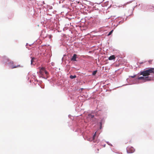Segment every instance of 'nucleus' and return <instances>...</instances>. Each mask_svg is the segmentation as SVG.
I'll use <instances>...</instances> for the list:
<instances>
[{
  "label": "nucleus",
  "mask_w": 154,
  "mask_h": 154,
  "mask_svg": "<svg viewBox=\"0 0 154 154\" xmlns=\"http://www.w3.org/2000/svg\"><path fill=\"white\" fill-rule=\"evenodd\" d=\"M39 76L40 77L47 79L48 77V73L43 67L39 68Z\"/></svg>",
  "instance_id": "1"
},
{
  "label": "nucleus",
  "mask_w": 154,
  "mask_h": 154,
  "mask_svg": "<svg viewBox=\"0 0 154 154\" xmlns=\"http://www.w3.org/2000/svg\"><path fill=\"white\" fill-rule=\"evenodd\" d=\"M152 73H154V68H151L148 70L140 72V75L143 76H148Z\"/></svg>",
  "instance_id": "2"
},
{
  "label": "nucleus",
  "mask_w": 154,
  "mask_h": 154,
  "mask_svg": "<svg viewBox=\"0 0 154 154\" xmlns=\"http://www.w3.org/2000/svg\"><path fill=\"white\" fill-rule=\"evenodd\" d=\"M127 150L128 152L129 153H132L134 151V149L132 147H131L129 149L128 148Z\"/></svg>",
  "instance_id": "3"
},
{
  "label": "nucleus",
  "mask_w": 154,
  "mask_h": 154,
  "mask_svg": "<svg viewBox=\"0 0 154 154\" xmlns=\"http://www.w3.org/2000/svg\"><path fill=\"white\" fill-rule=\"evenodd\" d=\"M77 55L75 54H74L73 56L72 57V58L71 59V61H76V57Z\"/></svg>",
  "instance_id": "4"
},
{
  "label": "nucleus",
  "mask_w": 154,
  "mask_h": 154,
  "mask_svg": "<svg viewBox=\"0 0 154 154\" xmlns=\"http://www.w3.org/2000/svg\"><path fill=\"white\" fill-rule=\"evenodd\" d=\"M151 80V79L149 76L145 77L143 82L150 81Z\"/></svg>",
  "instance_id": "5"
},
{
  "label": "nucleus",
  "mask_w": 154,
  "mask_h": 154,
  "mask_svg": "<svg viewBox=\"0 0 154 154\" xmlns=\"http://www.w3.org/2000/svg\"><path fill=\"white\" fill-rule=\"evenodd\" d=\"M96 132L95 133V134H94V135L93 137V138H92V140L93 141V142L95 143L98 142L97 141V140H95V137L96 136Z\"/></svg>",
  "instance_id": "6"
},
{
  "label": "nucleus",
  "mask_w": 154,
  "mask_h": 154,
  "mask_svg": "<svg viewBox=\"0 0 154 154\" xmlns=\"http://www.w3.org/2000/svg\"><path fill=\"white\" fill-rule=\"evenodd\" d=\"M21 67L20 65H12L11 66V69H13L15 68H19Z\"/></svg>",
  "instance_id": "7"
},
{
  "label": "nucleus",
  "mask_w": 154,
  "mask_h": 154,
  "mask_svg": "<svg viewBox=\"0 0 154 154\" xmlns=\"http://www.w3.org/2000/svg\"><path fill=\"white\" fill-rule=\"evenodd\" d=\"M115 56L114 55H112L109 57V60H112L115 59Z\"/></svg>",
  "instance_id": "8"
},
{
  "label": "nucleus",
  "mask_w": 154,
  "mask_h": 154,
  "mask_svg": "<svg viewBox=\"0 0 154 154\" xmlns=\"http://www.w3.org/2000/svg\"><path fill=\"white\" fill-rule=\"evenodd\" d=\"M88 118H89L90 119H92L94 117V115H92L91 114H90L88 115Z\"/></svg>",
  "instance_id": "9"
},
{
  "label": "nucleus",
  "mask_w": 154,
  "mask_h": 154,
  "mask_svg": "<svg viewBox=\"0 0 154 154\" xmlns=\"http://www.w3.org/2000/svg\"><path fill=\"white\" fill-rule=\"evenodd\" d=\"M144 78H145V77L141 76V77H138L137 78V79H139V80H143L144 81Z\"/></svg>",
  "instance_id": "10"
},
{
  "label": "nucleus",
  "mask_w": 154,
  "mask_h": 154,
  "mask_svg": "<svg viewBox=\"0 0 154 154\" xmlns=\"http://www.w3.org/2000/svg\"><path fill=\"white\" fill-rule=\"evenodd\" d=\"M69 77L71 79H73L75 78L76 77V76L75 75H71Z\"/></svg>",
  "instance_id": "11"
},
{
  "label": "nucleus",
  "mask_w": 154,
  "mask_h": 154,
  "mask_svg": "<svg viewBox=\"0 0 154 154\" xmlns=\"http://www.w3.org/2000/svg\"><path fill=\"white\" fill-rule=\"evenodd\" d=\"M87 140L88 141H91L92 140V138H91L87 137Z\"/></svg>",
  "instance_id": "12"
},
{
  "label": "nucleus",
  "mask_w": 154,
  "mask_h": 154,
  "mask_svg": "<svg viewBox=\"0 0 154 154\" xmlns=\"http://www.w3.org/2000/svg\"><path fill=\"white\" fill-rule=\"evenodd\" d=\"M35 59V58H32L31 60V64H32L33 62H34V60Z\"/></svg>",
  "instance_id": "13"
},
{
  "label": "nucleus",
  "mask_w": 154,
  "mask_h": 154,
  "mask_svg": "<svg viewBox=\"0 0 154 154\" xmlns=\"http://www.w3.org/2000/svg\"><path fill=\"white\" fill-rule=\"evenodd\" d=\"M97 72V71L95 70L94 71H93V73H92V75H95V74H96Z\"/></svg>",
  "instance_id": "14"
},
{
  "label": "nucleus",
  "mask_w": 154,
  "mask_h": 154,
  "mask_svg": "<svg viewBox=\"0 0 154 154\" xmlns=\"http://www.w3.org/2000/svg\"><path fill=\"white\" fill-rule=\"evenodd\" d=\"M113 30H111L109 33L108 34V36H109V35H111L112 33L113 32Z\"/></svg>",
  "instance_id": "15"
},
{
  "label": "nucleus",
  "mask_w": 154,
  "mask_h": 154,
  "mask_svg": "<svg viewBox=\"0 0 154 154\" xmlns=\"http://www.w3.org/2000/svg\"><path fill=\"white\" fill-rule=\"evenodd\" d=\"M10 63L11 66V65H14V62L13 61H11L10 62Z\"/></svg>",
  "instance_id": "16"
},
{
  "label": "nucleus",
  "mask_w": 154,
  "mask_h": 154,
  "mask_svg": "<svg viewBox=\"0 0 154 154\" xmlns=\"http://www.w3.org/2000/svg\"><path fill=\"white\" fill-rule=\"evenodd\" d=\"M135 76H136V75H134V76H131V77L132 78H134L135 77Z\"/></svg>",
  "instance_id": "17"
},
{
  "label": "nucleus",
  "mask_w": 154,
  "mask_h": 154,
  "mask_svg": "<svg viewBox=\"0 0 154 154\" xmlns=\"http://www.w3.org/2000/svg\"><path fill=\"white\" fill-rule=\"evenodd\" d=\"M97 153H98V151H99V149H97Z\"/></svg>",
  "instance_id": "18"
},
{
  "label": "nucleus",
  "mask_w": 154,
  "mask_h": 154,
  "mask_svg": "<svg viewBox=\"0 0 154 154\" xmlns=\"http://www.w3.org/2000/svg\"><path fill=\"white\" fill-rule=\"evenodd\" d=\"M51 35H50L49 36V38H51Z\"/></svg>",
  "instance_id": "19"
},
{
  "label": "nucleus",
  "mask_w": 154,
  "mask_h": 154,
  "mask_svg": "<svg viewBox=\"0 0 154 154\" xmlns=\"http://www.w3.org/2000/svg\"><path fill=\"white\" fill-rule=\"evenodd\" d=\"M149 63H150L151 61H149Z\"/></svg>",
  "instance_id": "20"
}]
</instances>
